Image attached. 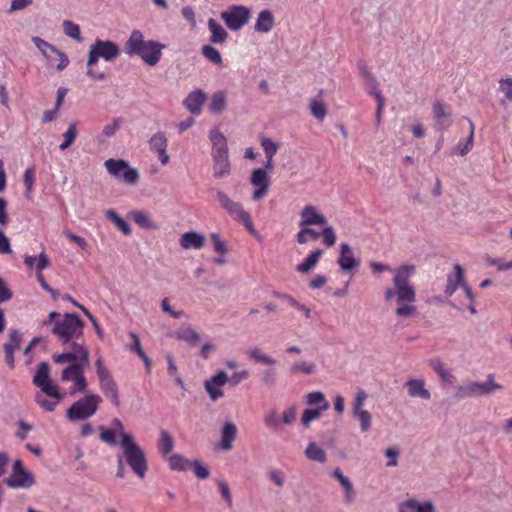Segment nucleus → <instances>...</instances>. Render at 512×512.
Listing matches in <instances>:
<instances>
[{
  "label": "nucleus",
  "mask_w": 512,
  "mask_h": 512,
  "mask_svg": "<svg viewBox=\"0 0 512 512\" xmlns=\"http://www.w3.org/2000/svg\"><path fill=\"white\" fill-rule=\"evenodd\" d=\"M96 373L99 380V387L106 398H108L114 406H119V392L116 382L114 381L110 371L104 365L101 357L95 361Z\"/></svg>",
  "instance_id": "nucleus-13"
},
{
  "label": "nucleus",
  "mask_w": 512,
  "mask_h": 512,
  "mask_svg": "<svg viewBox=\"0 0 512 512\" xmlns=\"http://www.w3.org/2000/svg\"><path fill=\"white\" fill-rule=\"evenodd\" d=\"M416 268L411 264H404L394 270L393 287L384 291L386 301L395 300L397 306L395 314L399 318H409L417 313L416 290L410 279L414 276Z\"/></svg>",
  "instance_id": "nucleus-2"
},
{
  "label": "nucleus",
  "mask_w": 512,
  "mask_h": 512,
  "mask_svg": "<svg viewBox=\"0 0 512 512\" xmlns=\"http://www.w3.org/2000/svg\"><path fill=\"white\" fill-rule=\"evenodd\" d=\"M40 326H50L52 334L63 344L77 343L76 341L82 337L84 329L83 321L76 314H61L55 311L49 313Z\"/></svg>",
  "instance_id": "nucleus-4"
},
{
  "label": "nucleus",
  "mask_w": 512,
  "mask_h": 512,
  "mask_svg": "<svg viewBox=\"0 0 512 512\" xmlns=\"http://www.w3.org/2000/svg\"><path fill=\"white\" fill-rule=\"evenodd\" d=\"M250 16V10L241 5H233L221 13L222 20L232 31L240 30L245 26L248 23Z\"/></svg>",
  "instance_id": "nucleus-14"
},
{
  "label": "nucleus",
  "mask_w": 512,
  "mask_h": 512,
  "mask_svg": "<svg viewBox=\"0 0 512 512\" xmlns=\"http://www.w3.org/2000/svg\"><path fill=\"white\" fill-rule=\"evenodd\" d=\"M173 471L185 472L191 468V462L180 454H171L165 458Z\"/></svg>",
  "instance_id": "nucleus-34"
},
{
  "label": "nucleus",
  "mask_w": 512,
  "mask_h": 512,
  "mask_svg": "<svg viewBox=\"0 0 512 512\" xmlns=\"http://www.w3.org/2000/svg\"><path fill=\"white\" fill-rule=\"evenodd\" d=\"M148 144L150 150L158 154L161 164L167 165L170 157L167 153L168 140L165 133L162 131L156 132L150 137Z\"/></svg>",
  "instance_id": "nucleus-20"
},
{
  "label": "nucleus",
  "mask_w": 512,
  "mask_h": 512,
  "mask_svg": "<svg viewBox=\"0 0 512 512\" xmlns=\"http://www.w3.org/2000/svg\"><path fill=\"white\" fill-rule=\"evenodd\" d=\"M468 122H469V126H470L469 136H468V138L466 140L459 141V143L457 145V152L460 155H462V156H464L468 152H470V150L473 147V143H474V130H475V126H474V123L471 120H468Z\"/></svg>",
  "instance_id": "nucleus-48"
},
{
  "label": "nucleus",
  "mask_w": 512,
  "mask_h": 512,
  "mask_svg": "<svg viewBox=\"0 0 512 512\" xmlns=\"http://www.w3.org/2000/svg\"><path fill=\"white\" fill-rule=\"evenodd\" d=\"M323 254V251L321 249H316L311 254H309L303 262L298 264L297 271L300 273H307L310 270H312L316 264L318 263L319 259L321 258Z\"/></svg>",
  "instance_id": "nucleus-37"
},
{
  "label": "nucleus",
  "mask_w": 512,
  "mask_h": 512,
  "mask_svg": "<svg viewBox=\"0 0 512 512\" xmlns=\"http://www.w3.org/2000/svg\"><path fill=\"white\" fill-rule=\"evenodd\" d=\"M120 55L119 46L110 40L96 39L90 46L87 59V76L92 80H104L106 74L95 69L99 59L114 61Z\"/></svg>",
  "instance_id": "nucleus-6"
},
{
  "label": "nucleus",
  "mask_w": 512,
  "mask_h": 512,
  "mask_svg": "<svg viewBox=\"0 0 512 512\" xmlns=\"http://www.w3.org/2000/svg\"><path fill=\"white\" fill-rule=\"evenodd\" d=\"M499 89L505 95V98L512 102V78L500 79Z\"/></svg>",
  "instance_id": "nucleus-62"
},
{
  "label": "nucleus",
  "mask_w": 512,
  "mask_h": 512,
  "mask_svg": "<svg viewBox=\"0 0 512 512\" xmlns=\"http://www.w3.org/2000/svg\"><path fill=\"white\" fill-rule=\"evenodd\" d=\"M250 184L253 187L252 200L257 202L267 196L270 189V178L263 168H256L250 176Z\"/></svg>",
  "instance_id": "nucleus-16"
},
{
  "label": "nucleus",
  "mask_w": 512,
  "mask_h": 512,
  "mask_svg": "<svg viewBox=\"0 0 512 512\" xmlns=\"http://www.w3.org/2000/svg\"><path fill=\"white\" fill-rule=\"evenodd\" d=\"M352 415L359 421L362 432H367L371 429L372 415L368 410L353 413Z\"/></svg>",
  "instance_id": "nucleus-52"
},
{
  "label": "nucleus",
  "mask_w": 512,
  "mask_h": 512,
  "mask_svg": "<svg viewBox=\"0 0 512 512\" xmlns=\"http://www.w3.org/2000/svg\"><path fill=\"white\" fill-rule=\"evenodd\" d=\"M459 287L464 290L465 295L470 302L475 300V295L472 292L471 287L464 280L463 268L461 265L456 264L454 266V272L447 276V285L445 288L446 295L452 296Z\"/></svg>",
  "instance_id": "nucleus-15"
},
{
  "label": "nucleus",
  "mask_w": 512,
  "mask_h": 512,
  "mask_svg": "<svg viewBox=\"0 0 512 512\" xmlns=\"http://www.w3.org/2000/svg\"><path fill=\"white\" fill-rule=\"evenodd\" d=\"M329 407L330 405L325 404L323 407L305 409L301 418L304 428H308L313 421L318 420Z\"/></svg>",
  "instance_id": "nucleus-36"
},
{
  "label": "nucleus",
  "mask_w": 512,
  "mask_h": 512,
  "mask_svg": "<svg viewBox=\"0 0 512 512\" xmlns=\"http://www.w3.org/2000/svg\"><path fill=\"white\" fill-rule=\"evenodd\" d=\"M179 242L183 249L199 250L204 247L205 237L199 232L188 231L181 235Z\"/></svg>",
  "instance_id": "nucleus-26"
},
{
  "label": "nucleus",
  "mask_w": 512,
  "mask_h": 512,
  "mask_svg": "<svg viewBox=\"0 0 512 512\" xmlns=\"http://www.w3.org/2000/svg\"><path fill=\"white\" fill-rule=\"evenodd\" d=\"M78 351L81 353V361H78L77 363H71L62 371V381H73L79 375L84 373V370L89 362V351L86 347H78Z\"/></svg>",
  "instance_id": "nucleus-18"
},
{
  "label": "nucleus",
  "mask_w": 512,
  "mask_h": 512,
  "mask_svg": "<svg viewBox=\"0 0 512 512\" xmlns=\"http://www.w3.org/2000/svg\"><path fill=\"white\" fill-rule=\"evenodd\" d=\"M260 143L266 158L274 157L276 155L279 149V145L276 142L269 137L261 136Z\"/></svg>",
  "instance_id": "nucleus-51"
},
{
  "label": "nucleus",
  "mask_w": 512,
  "mask_h": 512,
  "mask_svg": "<svg viewBox=\"0 0 512 512\" xmlns=\"http://www.w3.org/2000/svg\"><path fill=\"white\" fill-rule=\"evenodd\" d=\"M165 45L154 40H144L140 30H133L125 42L124 51L127 55H137L149 66H155L161 59Z\"/></svg>",
  "instance_id": "nucleus-5"
},
{
  "label": "nucleus",
  "mask_w": 512,
  "mask_h": 512,
  "mask_svg": "<svg viewBox=\"0 0 512 512\" xmlns=\"http://www.w3.org/2000/svg\"><path fill=\"white\" fill-rule=\"evenodd\" d=\"M264 423L267 428L276 430L280 426V419L277 416L276 411L272 410L265 414Z\"/></svg>",
  "instance_id": "nucleus-59"
},
{
  "label": "nucleus",
  "mask_w": 512,
  "mask_h": 512,
  "mask_svg": "<svg viewBox=\"0 0 512 512\" xmlns=\"http://www.w3.org/2000/svg\"><path fill=\"white\" fill-rule=\"evenodd\" d=\"M368 398L367 393L363 389H359L355 395V398L352 403V414L360 411H365L364 409L365 402Z\"/></svg>",
  "instance_id": "nucleus-54"
},
{
  "label": "nucleus",
  "mask_w": 512,
  "mask_h": 512,
  "mask_svg": "<svg viewBox=\"0 0 512 512\" xmlns=\"http://www.w3.org/2000/svg\"><path fill=\"white\" fill-rule=\"evenodd\" d=\"M176 337L192 346L197 345L200 340V335L191 326L181 327L176 332Z\"/></svg>",
  "instance_id": "nucleus-38"
},
{
  "label": "nucleus",
  "mask_w": 512,
  "mask_h": 512,
  "mask_svg": "<svg viewBox=\"0 0 512 512\" xmlns=\"http://www.w3.org/2000/svg\"><path fill=\"white\" fill-rule=\"evenodd\" d=\"M33 384L40 389L34 396L35 402L46 412H53L64 399V394L50 378V367L46 362L37 365Z\"/></svg>",
  "instance_id": "nucleus-3"
},
{
  "label": "nucleus",
  "mask_w": 512,
  "mask_h": 512,
  "mask_svg": "<svg viewBox=\"0 0 512 512\" xmlns=\"http://www.w3.org/2000/svg\"><path fill=\"white\" fill-rule=\"evenodd\" d=\"M31 40L47 60L48 66L56 68L58 71H63L69 65L68 56L54 45L38 36L32 37Z\"/></svg>",
  "instance_id": "nucleus-12"
},
{
  "label": "nucleus",
  "mask_w": 512,
  "mask_h": 512,
  "mask_svg": "<svg viewBox=\"0 0 512 512\" xmlns=\"http://www.w3.org/2000/svg\"><path fill=\"white\" fill-rule=\"evenodd\" d=\"M102 402L97 394H89L75 401L66 412L69 421H84L94 416Z\"/></svg>",
  "instance_id": "nucleus-10"
},
{
  "label": "nucleus",
  "mask_w": 512,
  "mask_h": 512,
  "mask_svg": "<svg viewBox=\"0 0 512 512\" xmlns=\"http://www.w3.org/2000/svg\"><path fill=\"white\" fill-rule=\"evenodd\" d=\"M237 427L232 422H226L221 430V440L219 447L222 450L228 451L233 447V442L236 439Z\"/></svg>",
  "instance_id": "nucleus-27"
},
{
  "label": "nucleus",
  "mask_w": 512,
  "mask_h": 512,
  "mask_svg": "<svg viewBox=\"0 0 512 512\" xmlns=\"http://www.w3.org/2000/svg\"><path fill=\"white\" fill-rule=\"evenodd\" d=\"M62 26H63V31L67 37H69L77 42H82L83 39H82L80 27L78 24H76L70 20H64L62 23Z\"/></svg>",
  "instance_id": "nucleus-47"
},
{
  "label": "nucleus",
  "mask_w": 512,
  "mask_h": 512,
  "mask_svg": "<svg viewBox=\"0 0 512 512\" xmlns=\"http://www.w3.org/2000/svg\"><path fill=\"white\" fill-rule=\"evenodd\" d=\"M129 337L131 338V343L129 345V349L134 351L140 358L144 356L146 353L141 347L140 340L138 335L135 332H129Z\"/></svg>",
  "instance_id": "nucleus-63"
},
{
  "label": "nucleus",
  "mask_w": 512,
  "mask_h": 512,
  "mask_svg": "<svg viewBox=\"0 0 512 512\" xmlns=\"http://www.w3.org/2000/svg\"><path fill=\"white\" fill-rule=\"evenodd\" d=\"M100 440L109 446H120L122 454L117 456V473L118 478L125 475L124 462L140 479H143L148 471V461L145 451L136 442L133 434L125 431V427L119 418L111 421L109 428L101 426Z\"/></svg>",
  "instance_id": "nucleus-1"
},
{
  "label": "nucleus",
  "mask_w": 512,
  "mask_h": 512,
  "mask_svg": "<svg viewBox=\"0 0 512 512\" xmlns=\"http://www.w3.org/2000/svg\"><path fill=\"white\" fill-rule=\"evenodd\" d=\"M297 409L295 406L287 407L282 414V423L285 425H291L296 421Z\"/></svg>",
  "instance_id": "nucleus-64"
},
{
  "label": "nucleus",
  "mask_w": 512,
  "mask_h": 512,
  "mask_svg": "<svg viewBox=\"0 0 512 512\" xmlns=\"http://www.w3.org/2000/svg\"><path fill=\"white\" fill-rule=\"evenodd\" d=\"M216 198L232 219L241 223L249 233L256 234L250 213L243 208L240 202L233 200L222 190L216 191Z\"/></svg>",
  "instance_id": "nucleus-9"
},
{
  "label": "nucleus",
  "mask_w": 512,
  "mask_h": 512,
  "mask_svg": "<svg viewBox=\"0 0 512 512\" xmlns=\"http://www.w3.org/2000/svg\"><path fill=\"white\" fill-rule=\"evenodd\" d=\"M173 449L174 440L172 436L166 430L161 431L159 439V452L164 458H166L171 455Z\"/></svg>",
  "instance_id": "nucleus-43"
},
{
  "label": "nucleus",
  "mask_w": 512,
  "mask_h": 512,
  "mask_svg": "<svg viewBox=\"0 0 512 512\" xmlns=\"http://www.w3.org/2000/svg\"><path fill=\"white\" fill-rule=\"evenodd\" d=\"M202 54L208 61L213 64L221 66L223 63L220 52L211 45H204L202 47Z\"/></svg>",
  "instance_id": "nucleus-50"
},
{
  "label": "nucleus",
  "mask_w": 512,
  "mask_h": 512,
  "mask_svg": "<svg viewBox=\"0 0 512 512\" xmlns=\"http://www.w3.org/2000/svg\"><path fill=\"white\" fill-rule=\"evenodd\" d=\"M21 342V334L17 330H11L9 333V341L4 344V350L15 351Z\"/></svg>",
  "instance_id": "nucleus-58"
},
{
  "label": "nucleus",
  "mask_w": 512,
  "mask_h": 512,
  "mask_svg": "<svg viewBox=\"0 0 512 512\" xmlns=\"http://www.w3.org/2000/svg\"><path fill=\"white\" fill-rule=\"evenodd\" d=\"M249 357L256 363L264 364V365H274L276 360L262 352L258 347H252L248 350Z\"/></svg>",
  "instance_id": "nucleus-45"
},
{
  "label": "nucleus",
  "mask_w": 512,
  "mask_h": 512,
  "mask_svg": "<svg viewBox=\"0 0 512 512\" xmlns=\"http://www.w3.org/2000/svg\"><path fill=\"white\" fill-rule=\"evenodd\" d=\"M300 230L296 235L297 242L299 244H306L310 240H318L320 237V232L315 231L309 226H299Z\"/></svg>",
  "instance_id": "nucleus-46"
},
{
  "label": "nucleus",
  "mask_w": 512,
  "mask_h": 512,
  "mask_svg": "<svg viewBox=\"0 0 512 512\" xmlns=\"http://www.w3.org/2000/svg\"><path fill=\"white\" fill-rule=\"evenodd\" d=\"M332 477L338 480L343 487L345 502L352 503L355 500L356 493L350 479L345 476L338 468L333 471Z\"/></svg>",
  "instance_id": "nucleus-29"
},
{
  "label": "nucleus",
  "mask_w": 512,
  "mask_h": 512,
  "mask_svg": "<svg viewBox=\"0 0 512 512\" xmlns=\"http://www.w3.org/2000/svg\"><path fill=\"white\" fill-rule=\"evenodd\" d=\"M274 26V16L269 10H262L254 24V30L259 33H268Z\"/></svg>",
  "instance_id": "nucleus-31"
},
{
  "label": "nucleus",
  "mask_w": 512,
  "mask_h": 512,
  "mask_svg": "<svg viewBox=\"0 0 512 512\" xmlns=\"http://www.w3.org/2000/svg\"><path fill=\"white\" fill-rule=\"evenodd\" d=\"M305 455L309 460L324 463L327 460L326 452L315 442H310L305 450Z\"/></svg>",
  "instance_id": "nucleus-41"
},
{
  "label": "nucleus",
  "mask_w": 512,
  "mask_h": 512,
  "mask_svg": "<svg viewBox=\"0 0 512 512\" xmlns=\"http://www.w3.org/2000/svg\"><path fill=\"white\" fill-rule=\"evenodd\" d=\"M405 387L408 390V395L412 398H420L423 400H429L431 398L430 391L425 387L424 379H409L406 381Z\"/></svg>",
  "instance_id": "nucleus-24"
},
{
  "label": "nucleus",
  "mask_w": 512,
  "mask_h": 512,
  "mask_svg": "<svg viewBox=\"0 0 512 512\" xmlns=\"http://www.w3.org/2000/svg\"><path fill=\"white\" fill-rule=\"evenodd\" d=\"M429 365L439 375L443 383L452 384L454 382L453 375L439 359H431Z\"/></svg>",
  "instance_id": "nucleus-40"
},
{
  "label": "nucleus",
  "mask_w": 512,
  "mask_h": 512,
  "mask_svg": "<svg viewBox=\"0 0 512 512\" xmlns=\"http://www.w3.org/2000/svg\"><path fill=\"white\" fill-rule=\"evenodd\" d=\"M306 403L310 406L318 405V407H323L325 404L330 405L326 400L325 395L320 391L310 392L306 395Z\"/></svg>",
  "instance_id": "nucleus-53"
},
{
  "label": "nucleus",
  "mask_w": 512,
  "mask_h": 512,
  "mask_svg": "<svg viewBox=\"0 0 512 512\" xmlns=\"http://www.w3.org/2000/svg\"><path fill=\"white\" fill-rule=\"evenodd\" d=\"M35 483L34 476L28 470L12 473L7 479V484L11 488H30Z\"/></svg>",
  "instance_id": "nucleus-25"
},
{
  "label": "nucleus",
  "mask_w": 512,
  "mask_h": 512,
  "mask_svg": "<svg viewBox=\"0 0 512 512\" xmlns=\"http://www.w3.org/2000/svg\"><path fill=\"white\" fill-rule=\"evenodd\" d=\"M122 119L120 117L114 118L111 123L107 124L103 128V135L106 138L112 137L116 131L121 127Z\"/></svg>",
  "instance_id": "nucleus-60"
},
{
  "label": "nucleus",
  "mask_w": 512,
  "mask_h": 512,
  "mask_svg": "<svg viewBox=\"0 0 512 512\" xmlns=\"http://www.w3.org/2000/svg\"><path fill=\"white\" fill-rule=\"evenodd\" d=\"M217 485L221 494V497L225 501L227 507L231 508L233 506V499L230 487L228 483L224 480H218Z\"/></svg>",
  "instance_id": "nucleus-55"
},
{
  "label": "nucleus",
  "mask_w": 512,
  "mask_h": 512,
  "mask_svg": "<svg viewBox=\"0 0 512 512\" xmlns=\"http://www.w3.org/2000/svg\"><path fill=\"white\" fill-rule=\"evenodd\" d=\"M106 217L113 222V224L120 230L124 235H130L132 230L130 224L120 217L113 209L106 211Z\"/></svg>",
  "instance_id": "nucleus-42"
},
{
  "label": "nucleus",
  "mask_w": 512,
  "mask_h": 512,
  "mask_svg": "<svg viewBox=\"0 0 512 512\" xmlns=\"http://www.w3.org/2000/svg\"><path fill=\"white\" fill-rule=\"evenodd\" d=\"M504 386L495 381L494 374H488L485 381H471L460 385L456 389L455 396L458 399L469 397H486L503 391Z\"/></svg>",
  "instance_id": "nucleus-8"
},
{
  "label": "nucleus",
  "mask_w": 512,
  "mask_h": 512,
  "mask_svg": "<svg viewBox=\"0 0 512 512\" xmlns=\"http://www.w3.org/2000/svg\"><path fill=\"white\" fill-rule=\"evenodd\" d=\"M211 241L213 243V249L215 252L221 254V255H225L228 253V248H227V245L226 243L221 239L220 235L218 233H212L211 236Z\"/></svg>",
  "instance_id": "nucleus-57"
},
{
  "label": "nucleus",
  "mask_w": 512,
  "mask_h": 512,
  "mask_svg": "<svg viewBox=\"0 0 512 512\" xmlns=\"http://www.w3.org/2000/svg\"><path fill=\"white\" fill-rule=\"evenodd\" d=\"M208 30L210 31V42L213 44H223L228 38V33L224 27L214 18L208 19Z\"/></svg>",
  "instance_id": "nucleus-28"
},
{
  "label": "nucleus",
  "mask_w": 512,
  "mask_h": 512,
  "mask_svg": "<svg viewBox=\"0 0 512 512\" xmlns=\"http://www.w3.org/2000/svg\"><path fill=\"white\" fill-rule=\"evenodd\" d=\"M289 372L292 375H312L317 372V365L312 361L297 360L290 365Z\"/></svg>",
  "instance_id": "nucleus-32"
},
{
  "label": "nucleus",
  "mask_w": 512,
  "mask_h": 512,
  "mask_svg": "<svg viewBox=\"0 0 512 512\" xmlns=\"http://www.w3.org/2000/svg\"><path fill=\"white\" fill-rule=\"evenodd\" d=\"M227 106V95L224 91L213 93L209 104V110L212 114L222 113Z\"/></svg>",
  "instance_id": "nucleus-35"
},
{
  "label": "nucleus",
  "mask_w": 512,
  "mask_h": 512,
  "mask_svg": "<svg viewBox=\"0 0 512 512\" xmlns=\"http://www.w3.org/2000/svg\"><path fill=\"white\" fill-rule=\"evenodd\" d=\"M338 265L343 271H353L360 266V260L354 256V251L347 243L340 245V255L338 258Z\"/></svg>",
  "instance_id": "nucleus-22"
},
{
  "label": "nucleus",
  "mask_w": 512,
  "mask_h": 512,
  "mask_svg": "<svg viewBox=\"0 0 512 512\" xmlns=\"http://www.w3.org/2000/svg\"><path fill=\"white\" fill-rule=\"evenodd\" d=\"M404 509L409 512H436L435 505L432 501H420L416 498H409L402 502Z\"/></svg>",
  "instance_id": "nucleus-30"
},
{
  "label": "nucleus",
  "mask_w": 512,
  "mask_h": 512,
  "mask_svg": "<svg viewBox=\"0 0 512 512\" xmlns=\"http://www.w3.org/2000/svg\"><path fill=\"white\" fill-rule=\"evenodd\" d=\"M433 116L435 119V127L440 131L448 129L452 124V112L441 102L433 104Z\"/></svg>",
  "instance_id": "nucleus-23"
},
{
  "label": "nucleus",
  "mask_w": 512,
  "mask_h": 512,
  "mask_svg": "<svg viewBox=\"0 0 512 512\" xmlns=\"http://www.w3.org/2000/svg\"><path fill=\"white\" fill-rule=\"evenodd\" d=\"M323 236V243L328 246V247H331L335 244L336 242V235H335V232L333 230V228L331 226H325L323 229H322V232L320 233V236Z\"/></svg>",
  "instance_id": "nucleus-61"
},
{
  "label": "nucleus",
  "mask_w": 512,
  "mask_h": 512,
  "mask_svg": "<svg viewBox=\"0 0 512 512\" xmlns=\"http://www.w3.org/2000/svg\"><path fill=\"white\" fill-rule=\"evenodd\" d=\"M130 216L134 222L144 229H156L157 225L152 221L150 215L141 210H133L130 212Z\"/></svg>",
  "instance_id": "nucleus-39"
},
{
  "label": "nucleus",
  "mask_w": 512,
  "mask_h": 512,
  "mask_svg": "<svg viewBox=\"0 0 512 512\" xmlns=\"http://www.w3.org/2000/svg\"><path fill=\"white\" fill-rule=\"evenodd\" d=\"M310 110L312 115L319 121H323L327 114V107L321 95L313 98L310 102Z\"/></svg>",
  "instance_id": "nucleus-44"
},
{
  "label": "nucleus",
  "mask_w": 512,
  "mask_h": 512,
  "mask_svg": "<svg viewBox=\"0 0 512 512\" xmlns=\"http://www.w3.org/2000/svg\"><path fill=\"white\" fill-rule=\"evenodd\" d=\"M78 347H85L80 343H72L71 351L53 355V360L58 364L63 363H77L81 361V353L78 351Z\"/></svg>",
  "instance_id": "nucleus-33"
},
{
  "label": "nucleus",
  "mask_w": 512,
  "mask_h": 512,
  "mask_svg": "<svg viewBox=\"0 0 512 512\" xmlns=\"http://www.w3.org/2000/svg\"><path fill=\"white\" fill-rule=\"evenodd\" d=\"M77 137L76 123H71L67 130L63 133V142L59 145V149L64 151L68 149Z\"/></svg>",
  "instance_id": "nucleus-49"
},
{
  "label": "nucleus",
  "mask_w": 512,
  "mask_h": 512,
  "mask_svg": "<svg viewBox=\"0 0 512 512\" xmlns=\"http://www.w3.org/2000/svg\"><path fill=\"white\" fill-rule=\"evenodd\" d=\"M327 219L315 206L306 205L300 212L299 226H325Z\"/></svg>",
  "instance_id": "nucleus-19"
},
{
  "label": "nucleus",
  "mask_w": 512,
  "mask_h": 512,
  "mask_svg": "<svg viewBox=\"0 0 512 512\" xmlns=\"http://www.w3.org/2000/svg\"><path fill=\"white\" fill-rule=\"evenodd\" d=\"M191 468H193L194 474L199 479H206V478H208V476L210 474L209 468L206 465H204L202 462H200L199 460L192 461Z\"/></svg>",
  "instance_id": "nucleus-56"
},
{
  "label": "nucleus",
  "mask_w": 512,
  "mask_h": 512,
  "mask_svg": "<svg viewBox=\"0 0 512 512\" xmlns=\"http://www.w3.org/2000/svg\"><path fill=\"white\" fill-rule=\"evenodd\" d=\"M104 167L112 177L127 185H135L140 179L138 170L131 167L129 162L123 159H107L104 162Z\"/></svg>",
  "instance_id": "nucleus-11"
},
{
  "label": "nucleus",
  "mask_w": 512,
  "mask_h": 512,
  "mask_svg": "<svg viewBox=\"0 0 512 512\" xmlns=\"http://www.w3.org/2000/svg\"><path fill=\"white\" fill-rule=\"evenodd\" d=\"M228 375L220 370L209 379L205 380L204 388L212 401H217L224 396L222 387L227 383Z\"/></svg>",
  "instance_id": "nucleus-17"
},
{
  "label": "nucleus",
  "mask_w": 512,
  "mask_h": 512,
  "mask_svg": "<svg viewBox=\"0 0 512 512\" xmlns=\"http://www.w3.org/2000/svg\"><path fill=\"white\" fill-rule=\"evenodd\" d=\"M209 139L212 143L211 157L214 177L217 179L225 178L231 173L226 137L222 132L214 128L209 132Z\"/></svg>",
  "instance_id": "nucleus-7"
},
{
  "label": "nucleus",
  "mask_w": 512,
  "mask_h": 512,
  "mask_svg": "<svg viewBox=\"0 0 512 512\" xmlns=\"http://www.w3.org/2000/svg\"><path fill=\"white\" fill-rule=\"evenodd\" d=\"M207 100V96L204 91L201 89H195L188 93V95L183 100V106L195 116H198L202 113V108L204 103Z\"/></svg>",
  "instance_id": "nucleus-21"
}]
</instances>
